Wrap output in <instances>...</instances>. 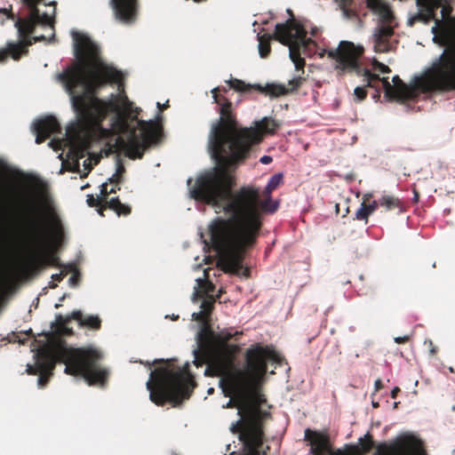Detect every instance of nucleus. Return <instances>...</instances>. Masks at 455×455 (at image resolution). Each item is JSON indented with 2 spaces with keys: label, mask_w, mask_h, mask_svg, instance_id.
<instances>
[{
  "label": "nucleus",
  "mask_w": 455,
  "mask_h": 455,
  "mask_svg": "<svg viewBox=\"0 0 455 455\" xmlns=\"http://www.w3.org/2000/svg\"><path fill=\"white\" fill-rule=\"evenodd\" d=\"M43 0H21V2L29 9V15L27 18H18L15 27L18 32L34 33L36 26L40 23V12L37 8L38 4Z\"/></svg>",
  "instance_id": "2eb2a0df"
},
{
  "label": "nucleus",
  "mask_w": 455,
  "mask_h": 455,
  "mask_svg": "<svg viewBox=\"0 0 455 455\" xmlns=\"http://www.w3.org/2000/svg\"><path fill=\"white\" fill-rule=\"evenodd\" d=\"M27 372L30 375H36V374H39L40 373V370H39V367H38V364L36 362V365H28V368H27Z\"/></svg>",
  "instance_id": "79ce46f5"
},
{
  "label": "nucleus",
  "mask_w": 455,
  "mask_h": 455,
  "mask_svg": "<svg viewBox=\"0 0 455 455\" xmlns=\"http://www.w3.org/2000/svg\"><path fill=\"white\" fill-rule=\"evenodd\" d=\"M275 39L273 36L265 34L258 36L259 40V52L261 58H267L271 52L270 40Z\"/></svg>",
  "instance_id": "393cba45"
},
{
  "label": "nucleus",
  "mask_w": 455,
  "mask_h": 455,
  "mask_svg": "<svg viewBox=\"0 0 455 455\" xmlns=\"http://www.w3.org/2000/svg\"><path fill=\"white\" fill-rule=\"evenodd\" d=\"M363 52L364 49L361 45H355L349 41H341L338 48L323 50L319 55L323 57L326 54L330 59L334 60L336 69L343 72H355L358 76H364L367 86L375 90L373 98L376 100L379 99L381 89L384 90L386 98L401 101L414 100L421 92H455V73L449 71L442 73L435 69L438 59L433 61L424 76L415 79L413 84H406L399 76L393 77V84H391L388 77L380 78L379 75L361 68L360 59Z\"/></svg>",
  "instance_id": "20e7f679"
},
{
  "label": "nucleus",
  "mask_w": 455,
  "mask_h": 455,
  "mask_svg": "<svg viewBox=\"0 0 455 455\" xmlns=\"http://www.w3.org/2000/svg\"><path fill=\"white\" fill-rule=\"evenodd\" d=\"M126 108L129 117L132 121H136L137 126L131 127L127 117L118 115L115 121L116 129L118 132L126 134V137L118 136L116 146L130 159H141L145 152L159 143L164 136L162 116L158 114L156 120L145 121L138 118L141 109L133 108L132 103L128 100Z\"/></svg>",
  "instance_id": "1a4fd4ad"
},
{
  "label": "nucleus",
  "mask_w": 455,
  "mask_h": 455,
  "mask_svg": "<svg viewBox=\"0 0 455 455\" xmlns=\"http://www.w3.org/2000/svg\"><path fill=\"white\" fill-rule=\"evenodd\" d=\"M110 5L117 20L123 22H131L135 20L138 0H110Z\"/></svg>",
  "instance_id": "6ab92c4d"
},
{
  "label": "nucleus",
  "mask_w": 455,
  "mask_h": 455,
  "mask_svg": "<svg viewBox=\"0 0 455 455\" xmlns=\"http://www.w3.org/2000/svg\"><path fill=\"white\" fill-rule=\"evenodd\" d=\"M157 107L160 110H164L169 107L168 101H166V103L164 105H161V103L157 102Z\"/></svg>",
  "instance_id": "864d4df0"
},
{
  "label": "nucleus",
  "mask_w": 455,
  "mask_h": 455,
  "mask_svg": "<svg viewBox=\"0 0 455 455\" xmlns=\"http://www.w3.org/2000/svg\"><path fill=\"white\" fill-rule=\"evenodd\" d=\"M371 215L369 208L366 204H361L360 208L355 213V220L364 221L365 224L368 223V219Z\"/></svg>",
  "instance_id": "bb28decb"
},
{
  "label": "nucleus",
  "mask_w": 455,
  "mask_h": 455,
  "mask_svg": "<svg viewBox=\"0 0 455 455\" xmlns=\"http://www.w3.org/2000/svg\"><path fill=\"white\" fill-rule=\"evenodd\" d=\"M64 334L66 335H71L73 333V331L71 329H69L67 325H65V327H61Z\"/></svg>",
  "instance_id": "3c124183"
},
{
  "label": "nucleus",
  "mask_w": 455,
  "mask_h": 455,
  "mask_svg": "<svg viewBox=\"0 0 455 455\" xmlns=\"http://www.w3.org/2000/svg\"><path fill=\"white\" fill-rule=\"evenodd\" d=\"M361 451L363 453H368L373 448L372 436L370 434L364 435L363 438H360Z\"/></svg>",
  "instance_id": "7c9ffc66"
},
{
  "label": "nucleus",
  "mask_w": 455,
  "mask_h": 455,
  "mask_svg": "<svg viewBox=\"0 0 455 455\" xmlns=\"http://www.w3.org/2000/svg\"><path fill=\"white\" fill-rule=\"evenodd\" d=\"M379 198L378 200H373L371 202H369L366 204L367 207L369 208L371 214L379 208L380 207Z\"/></svg>",
  "instance_id": "ea45409f"
},
{
  "label": "nucleus",
  "mask_w": 455,
  "mask_h": 455,
  "mask_svg": "<svg viewBox=\"0 0 455 455\" xmlns=\"http://www.w3.org/2000/svg\"><path fill=\"white\" fill-rule=\"evenodd\" d=\"M54 143H55V140H52V141L50 142V145H51L52 147H53L55 150H57V149L60 147V141H57V142H56V143H58V147H56V148L53 146V144H54Z\"/></svg>",
  "instance_id": "5fc2aeb1"
},
{
  "label": "nucleus",
  "mask_w": 455,
  "mask_h": 455,
  "mask_svg": "<svg viewBox=\"0 0 455 455\" xmlns=\"http://www.w3.org/2000/svg\"><path fill=\"white\" fill-rule=\"evenodd\" d=\"M275 39L289 46L291 61L301 58V50L304 54H310L311 48L316 46L314 40L307 37L304 27L294 19L275 25Z\"/></svg>",
  "instance_id": "f8f14e48"
},
{
  "label": "nucleus",
  "mask_w": 455,
  "mask_h": 455,
  "mask_svg": "<svg viewBox=\"0 0 455 455\" xmlns=\"http://www.w3.org/2000/svg\"><path fill=\"white\" fill-rule=\"evenodd\" d=\"M373 406L377 407L378 406V403H373Z\"/></svg>",
  "instance_id": "680f3d73"
},
{
  "label": "nucleus",
  "mask_w": 455,
  "mask_h": 455,
  "mask_svg": "<svg viewBox=\"0 0 455 455\" xmlns=\"http://www.w3.org/2000/svg\"><path fill=\"white\" fill-rule=\"evenodd\" d=\"M249 272H250V270L248 268H245L244 271H243V275L245 276H248L249 275Z\"/></svg>",
  "instance_id": "13d9d810"
},
{
  "label": "nucleus",
  "mask_w": 455,
  "mask_h": 455,
  "mask_svg": "<svg viewBox=\"0 0 455 455\" xmlns=\"http://www.w3.org/2000/svg\"><path fill=\"white\" fill-rule=\"evenodd\" d=\"M32 34L19 32L20 40L18 42H8L4 48H0V63L6 62L10 57L14 60H19L23 55L28 53V46L34 43L46 40L43 35L31 36Z\"/></svg>",
  "instance_id": "ddd939ff"
},
{
  "label": "nucleus",
  "mask_w": 455,
  "mask_h": 455,
  "mask_svg": "<svg viewBox=\"0 0 455 455\" xmlns=\"http://www.w3.org/2000/svg\"><path fill=\"white\" fill-rule=\"evenodd\" d=\"M380 207H384L386 211L390 212L397 210L398 212L405 211L403 202L396 196L384 195L379 198Z\"/></svg>",
  "instance_id": "b1692460"
},
{
  "label": "nucleus",
  "mask_w": 455,
  "mask_h": 455,
  "mask_svg": "<svg viewBox=\"0 0 455 455\" xmlns=\"http://www.w3.org/2000/svg\"><path fill=\"white\" fill-rule=\"evenodd\" d=\"M363 81L364 83H366V84L363 85V86H357L354 90V95H355V97L356 98V100L358 101H362V100H363L367 97V91H366V87H368L367 86V82L364 81V78L363 79Z\"/></svg>",
  "instance_id": "2f4dec72"
},
{
  "label": "nucleus",
  "mask_w": 455,
  "mask_h": 455,
  "mask_svg": "<svg viewBox=\"0 0 455 455\" xmlns=\"http://www.w3.org/2000/svg\"><path fill=\"white\" fill-rule=\"evenodd\" d=\"M265 134H260L259 141L250 142L242 158H235L236 149L233 147L212 156L215 166L200 174L190 191L194 199L221 209L229 217L215 219L210 226V234L220 253L222 270L235 275L243 268L246 251L257 242L262 228V213H274L278 208V203L271 197L274 189L267 184L263 191L264 198L259 188L253 186H243L233 191L236 186V169L250 158Z\"/></svg>",
  "instance_id": "f257e3e1"
},
{
  "label": "nucleus",
  "mask_w": 455,
  "mask_h": 455,
  "mask_svg": "<svg viewBox=\"0 0 455 455\" xmlns=\"http://www.w3.org/2000/svg\"><path fill=\"white\" fill-rule=\"evenodd\" d=\"M366 4L369 9L379 14L382 22L390 24L393 21L395 17L392 10L381 0H366Z\"/></svg>",
  "instance_id": "4be33fe9"
},
{
  "label": "nucleus",
  "mask_w": 455,
  "mask_h": 455,
  "mask_svg": "<svg viewBox=\"0 0 455 455\" xmlns=\"http://www.w3.org/2000/svg\"><path fill=\"white\" fill-rule=\"evenodd\" d=\"M246 370L235 365V356H230V363L223 371L212 370L206 374L210 377H224L230 392L236 397L240 419L234 423L230 430L239 435L243 443L239 455H267L269 446L264 449L263 421L268 415L260 409L267 402L260 393V382L267 371V362L278 363V354L267 346L256 344L245 352Z\"/></svg>",
  "instance_id": "f03ea898"
},
{
  "label": "nucleus",
  "mask_w": 455,
  "mask_h": 455,
  "mask_svg": "<svg viewBox=\"0 0 455 455\" xmlns=\"http://www.w3.org/2000/svg\"><path fill=\"white\" fill-rule=\"evenodd\" d=\"M194 320L202 323L200 331L196 334L197 347L194 350V363L200 367L207 364L205 375L212 370L223 371L230 363V356H236L240 347L235 344H229L228 341L242 332L220 331L216 333L210 323V316L202 310L193 313Z\"/></svg>",
  "instance_id": "6e6552de"
},
{
  "label": "nucleus",
  "mask_w": 455,
  "mask_h": 455,
  "mask_svg": "<svg viewBox=\"0 0 455 455\" xmlns=\"http://www.w3.org/2000/svg\"><path fill=\"white\" fill-rule=\"evenodd\" d=\"M394 35V28L390 25H382L376 28L374 38V51L376 52H387L392 50L390 41Z\"/></svg>",
  "instance_id": "412c9836"
},
{
  "label": "nucleus",
  "mask_w": 455,
  "mask_h": 455,
  "mask_svg": "<svg viewBox=\"0 0 455 455\" xmlns=\"http://www.w3.org/2000/svg\"><path fill=\"white\" fill-rule=\"evenodd\" d=\"M400 392V388L395 387V388L392 389L391 391V397L392 398H395L397 396V394Z\"/></svg>",
  "instance_id": "8fccbe9b"
},
{
  "label": "nucleus",
  "mask_w": 455,
  "mask_h": 455,
  "mask_svg": "<svg viewBox=\"0 0 455 455\" xmlns=\"http://www.w3.org/2000/svg\"><path fill=\"white\" fill-rule=\"evenodd\" d=\"M292 62L295 65L296 70L301 71L302 73H304V68L306 65V61H305L304 58L301 57L300 59L293 60Z\"/></svg>",
  "instance_id": "4c0bfd02"
},
{
  "label": "nucleus",
  "mask_w": 455,
  "mask_h": 455,
  "mask_svg": "<svg viewBox=\"0 0 455 455\" xmlns=\"http://www.w3.org/2000/svg\"><path fill=\"white\" fill-rule=\"evenodd\" d=\"M102 354L92 347H69L64 340H57L45 347L36 355L40 372L52 374L57 363H63L64 372L75 377H82L90 386H104L108 372L100 367L99 362Z\"/></svg>",
  "instance_id": "423d86ee"
},
{
  "label": "nucleus",
  "mask_w": 455,
  "mask_h": 455,
  "mask_svg": "<svg viewBox=\"0 0 455 455\" xmlns=\"http://www.w3.org/2000/svg\"><path fill=\"white\" fill-rule=\"evenodd\" d=\"M431 353L434 355V354H435V353H436V350H435V348H432V349H431Z\"/></svg>",
  "instance_id": "052dcab7"
},
{
  "label": "nucleus",
  "mask_w": 455,
  "mask_h": 455,
  "mask_svg": "<svg viewBox=\"0 0 455 455\" xmlns=\"http://www.w3.org/2000/svg\"><path fill=\"white\" fill-rule=\"evenodd\" d=\"M80 280L79 275L77 273L72 275L68 280V283L71 286H76L78 284Z\"/></svg>",
  "instance_id": "c03bdc74"
},
{
  "label": "nucleus",
  "mask_w": 455,
  "mask_h": 455,
  "mask_svg": "<svg viewBox=\"0 0 455 455\" xmlns=\"http://www.w3.org/2000/svg\"><path fill=\"white\" fill-rule=\"evenodd\" d=\"M38 375H39V377H38V386L40 387H44L46 386V384L49 381L50 377L52 374H49V373H46V372H40Z\"/></svg>",
  "instance_id": "e433bc0d"
},
{
  "label": "nucleus",
  "mask_w": 455,
  "mask_h": 455,
  "mask_svg": "<svg viewBox=\"0 0 455 455\" xmlns=\"http://www.w3.org/2000/svg\"><path fill=\"white\" fill-rule=\"evenodd\" d=\"M379 198L378 200H373L371 202H369L366 204L367 207L369 208L371 214L379 208L380 207Z\"/></svg>",
  "instance_id": "58836bf2"
},
{
  "label": "nucleus",
  "mask_w": 455,
  "mask_h": 455,
  "mask_svg": "<svg viewBox=\"0 0 455 455\" xmlns=\"http://www.w3.org/2000/svg\"><path fill=\"white\" fill-rule=\"evenodd\" d=\"M109 192L108 190V184L104 183L100 186V198H102L103 204L97 209L98 213L104 217V211L110 209L114 211L118 216H127L131 213V206L122 204L118 197L108 199Z\"/></svg>",
  "instance_id": "f3484780"
},
{
  "label": "nucleus",
  "mask_w": 455,
  "mask_h": 455,
  "mask_svg": "<svg viewBox=\"0 0 455 455\" xmlns=\"http://www.w3.org/2000/svg\"><path fill=\"white\" fill-rule=\"evenodd\" d=\"M372 66L375 70H378L382 74H388L391 72V69L388 66H387L378 60H374L372 63Z\"/></svg>",
  "instance_id": "f704fd0d"
},
{
  "label": "nucleus",
  "mask_w": 455,
  "mask_h": 455,
  "mask_svg": "<svg viewBox=\"0 0 455 455\" xmlns=\"http://www.w3.org/2000/svg\"><path fill=\"white\" fill-rule=\"evenodd\" d=\"M75 55L77 61L59 75L70 96L79 122L85 126L100 127L110 112H118L115 100L99 99L97 91L106 84L123 83V74L100 59L98 46L85 35L74 31Z\"/></svg>",
  "instance_id": "7ed1b4c3"
},
{
  "label": "nucleus",
  "mask_w": 455,
  "mask_h": 455,
  "mask_svg": "<svg viewBox=\"0 0 455 455\" xmlns=\"http://www.w3.org/2000/svg\"><path fill=\"white\" fill-rule=\"evenodd\" d=\"M228 87L219 86L212 90V98L218 106L220 117L212 124L208 149L211 156L220 154L225 149H236L235 158H242L247 152L250 142L259 141L261 133L274 134L279 124L271 117H263L256 121L254 125L243 127L240 125L232 102L225 96L230 89L240 92H250L255 85L245 84L243 81L233 78L227 82Z\"/></svg>",
  "instance_id": "39448f33"
},
{
  "label": "nucleus",
  "mask_w": 455,
  "mask_h": 455,
  "mask_svg": "<svg viewBox=\"0 0 455 455\" xmlns=\"http://www.w3.org/2000/svg\"><path fill=\"white\" fill-rule=\"evenodd\" d=\"M3 12L8 14V17L13 19V14L9 12L7 9H4Z\"/></svg>",
  "instance_id": "6e6d98bb"
},
{
  "label": "nucleus",
  "mask_w": 455,
  "mask_h": 455,
  "mask_svg": "<svg viewBox=\"0 0 455 455\" xmlns=\"http://www.w3.org/2000/svg\"><path fill=\"white\" fill-rule=\"evenodd\" d=\"M410 340V336L405 335L403 337H396L395 338V342L397 344H404Z\"/></svg>",
  "instance_id": "a18cd8bd"
},
{
  "label": "nucleus",
  "mask_w": 455,
  "mask_h": 455,
  "mask_svg": "<svg viewBox=\"0 0 455 455\" xmlns=\"http://www.w3.org/2000/svg\"><path fill=\"white\" fill-rule=\"evenodd\" d=\"M282 182H283V174L276 173L269 179L267 185H269L274 190H275L282 184Z\"/></svg>",
  "instance_id": "473e14b6"
},
{
  "label": "nucleus",
  "mask_w": 455,
  "mask_h": 455,
  "mask_svg": "<svg viewBox=\"0 0 455 455\" xmlns=\"http://www.w3.org/2000/svg\"><path fill=\"white\" fill-rule=\"evenodd\" d=\"M34 131L36 133V143L41 144L52 134L60 133L61 127L55 117L46 116L38 120L34 124Z\"/></svg>",
  "instance_id": "a211bd4d"
},
{
  "label": "nucleus",
  "mask_w": 455,
  "mask_h": 455,
  "mask_svg": "<svg viewBox=\"0 0 455 455\" xmlns=\"http://www.w3.org/2000/svg\"><path fill=\"white\" fill-rule=\"evenodd\" d=\"M214 285L211 282H207L206 283V288H205V292H212L214 291Z\"/></svg>",
  "instance_id": "09e8293b"
},
{
  "label": "nucleus",
  "mask_w": 455,
  "mask_h": 455,
  "mask_svg": "<svg viewBox=\"0 0 455 455\" xmlns=\"http://www.w3.org/2000/svg\"><path fill=\"white\" fill-rule=\"evenodd\" d=\"M441 15L442 17L436 18L435 12L438 9L434 11V18L431 20L435 21V25L431 28L434 35L433 41L440 46H443L444 50L442 54L437 58L438 64L435 69L442 73H455V17L451 15L452 8L449 4H443L442 2Z\"/></svg>",
  "instance_id": "9b49d317"
},
{
  "label": "nucleus",
  "mask_w": 455,
  "mask_h": 455,
  "mask_svg": "<svg viewBox=\"0 0 455 455\" xmlns=\"http://www.w3.org/2000/svg\"><path fill=\"white\" fill-rule=\"evenodd\" d=\"M32 218L21 215V231L33 255L29 264L33 267L45 266L60 267V259L52 251H46L50 240H60L63 235L61 220L55 208L45 203L42 211L34 205L29 206Z\"/></svg>",
  "instance_id": "0eeeda50"
},
{
  "label": "nucleus",
  "mask_w": 455,
  "mask_h": 455,
  "mask_svg": "<svg viewBox=\"0 0 455 455\" xmlns=\"http://www.w3.org/2000/svg\"><path fill=\"white\" fill-rule=\"evenodd\" d=\"M125 172V168L124 166L123 165V164L121 163V161H118L117 163V168H116V172L115 174H113V176L109 179V181L111 183H115L116 185L120 184L123 182V175L124 173Z\"/></svg>",
  "instance_id": "c756f323"
},
{
  "label": "nucleus",
  "mask_w": 455,
  "mask_h": 455,
  "mask_svg": "<svg viewBox=\"0 0 455 455\" xmlns=\"http://www.w3.org/2000/svg\"><path fill=\"white\" fill-rule=\"evenodd\" d=\"M67 270H61L59 274H54L52 275L53 281L61 282L63 278L67 275Z\"/></svg>",
  "instance_id": "37998d69"
},
{
  "label": "nucleus",
  "mask_w": 455,
  "mask_h": 455,
  "mask_svg": "<svg viewBox=\"0 0 455 455\" xmlns=\"http://www.w3.org/2000/svg\"><path fill=\"white\" fill-rule=\"evenodd\" d=\"M71 320H74L73 317H71V315H67V316H63L61 315H59L56 316V323L60 326V328L65 327V325H68V323Z\"/></svg>",
  "instance_id": "c9c22d12"
},
{
  "label": "nucleus",
  "mask_w": 455,
  "mask_h": 455,
  "mask_svg": "<svg viewBox=\"0 0 455 455\" xmlns=\"http://www.w3.org/2000/svg\"><path fill=\"white\" fill-rule=\"evenodd\" d=\"M220 378H221L220 384H221V387H223L226 396H232L231 399L227 403V407L228 408H233V407L237 408L236 397L230 392L229 386H228V382H226L224 380V377H220Z\"/></svg>",
  "instance_id": "cd10ccee"
},
{
  "label": "nucleus",
  "mask_w": 455,
  "mask_h": 455,
  "mask_svg": "<svg viewBox=\"0 0 455 455\" xmlns=\"http://www.w3.org/2000/svg\"><path fill=\"white\" fill-rule=\"evenodd\" d=\"M304 440L310 445V455H323L330 453L332 450L330 436L327 432H320L307 428L305 430Z\"/></svg>",
  "instance_id": "4468645a"
},
{
  "label": "nucleus",
  "mask_w": 455,
  "mask_h": 455,
  "mask_svg": "<svg viewBox=\"0 0 455 455\" xmlns=\"http://www.w3.org/2000/svg\"><path fill=\"white\" fill-rule=\"evenodd\" d=\"M196 387L194 376L187 363L181 370L169 366L159 367L151 371L147 382L150 400L158 406L171 403L176 407L191 395Z\"/></svg>",
  "instance_id": "9d476101"
},
{
  "label": "nucleus",
  "mask_w": 455,
  "mask_h": 455,
  "mask_svg": "<svg viewBox=\"0 0 455 455\" xmlns=\"http://www.w3.org/2000/svg\"><path fill=\"white\" fill-rule=\"evenodd\" d=\"M373 195L372 193H366L363 196V202L362 204H368L371 202V199L372 198Z\"/></svg>",
  "instance_id": "de8ad7c7"
},
{
  "label": "nucleus",
  "mask_w": 455,
  "mask_h": 455,
  "mask_svg": "<svg viewBox=\"0 0 455 455\" xmlns=\"http://www.w3.org/2000/svg\"><path fill=\"white\" fill-rule=\"evenodd\" d=\"M383 385H382V381L380 379H377L375 381V388L376 390H379L380 388H382Z\"/></svg>",
  "instance_id": "603ef678"
},
{
  "label": "nucleus",
  "mask_w": 455,
  "mask_h": 455,
  "mask_svg": "<svg viewBox=\"0 0 455 455\" xmlns=\"http://www.w3.org/2000/svg\"><path fill=\"white\" fill-rule=\"evenodd\" d=\"M51 22H52V18L48 14H46V13L40 14L39 25L48 26L51 24Z\"/></svg>",
  "instance_id": "a19ab883"
},
{
  "label": "nucleus",
  "mask_w": 455,
  "mask_h": 455,
  "mask_svg": "<svg viewBox=\"0 0 455 455\" xmlns=\"http://www.w3.org/2000/svg\"><path fill=\"white\" fill-rule=\"evenodd\" d=\"M273 161V158L270 156H263L260 157L259 162L263 164H269Z\"/></svg>",
  "instance_id": "49530a36"
},
{
  "label": "nucleus",
  "mask_w": 455,
  "mask_h": 455,
  "mask_svg": "<svg viewBox=\"0 0 455 455\" xmlns=\"http://www.w3.org/2000/svg\"><path fill=\"white\" fill-rule=\"evenodd\" d=\"M71 317L76 320L80 326H86L92 330H100L101 327V320L97 315H90L84 318L80 310H75L71 313Z\"/></svg>",
  "instance_id": "5701e85b"
},
{
  "label": "nucleus",
  "mask_w": 455,
  "mask_h": 455,
  "mask_svg": "<svg viewBox=\"0 0 455 455\" xmlns=\"http://www.w3.org/2000/svg\"><path fill=\"white\" fill-rule=\"evenodd\" d=\"M336 2L346 19H353L357 16L356 12L351 8L354 0H336Z\"/></svg>",
  "instance_id": "a878e982"
},
{
  "label": "nucleus",
  "mask_w": 455,
  "mask_h": 455,
  "mask_svg": "<svg viewBox=\"0 0 455 455\" xmlns=\"http://www.w3.org/2000/svg\"><path fill=\"white\" fill-rule=\"evenodd\" d=\"M394 407H395V408H396V407H397V403H395Z\"/></svg>",
  "instance_id": "e2e57ef3"
},
{
  "label": "nucleus",
  "mask_w": 455,
  "mask_h": 455,
  "mask_svg": "<svg viewBox=\"0 0 455 455\" xmlns=\"http://www.w3.org/2000/svg\"><path fill=\"white\" fill-rule=\"evenodd\" d=\"M215 299L212 295H207L201 303V309L207 315H211L214 308Z\"/></svg>",
  "instance_id": "c85d7f7f"
},
{
  "label": "nucleus",
  "mask_w": 455,
  "mask_h": 455,
  "mask_svg": "<svg viewBox=\"0 0 455 455\" xmlns=\"http://www.w3.org/2000/svg\"><path fill=\"white\" fill-rule=\"evenodd\" d=\"M418 12L408 19V25L412 27L417 22L427 24L434 18V11L442 5V0H416Z\"/></svg>",
  "instance_id": "dca6fc26"
},
{
  "label": "nucleus",
  "mask_w": 455,
  "mask_h": 455,
  "mask_svg": "<svg viewBox=\"0 0 455 455\" xmlns=\"http://www.w3.org/2000/svg\"><path fill=\"white\" fill-rule=\"evenodd\" d=\"M108 192H109V195L110 194H115V193H116V188H112L110 190H108Z\"/></svg>",
  "instance_id": "4d7b16f0"
},
{
  "label": "nucleus",
  "mask_w": 455,
  "mask_h": 455,
  "mask_svg": "<svg viewBox=\"0 0 455 455\" xmlns=\"http://www.w3.org/2000/svg\"><path fill=\"white\" fill-rule=\"evenodd\" d=\"M86 203L90 207H97V209L103 204L102 198L98 196L95 197L93 195L87 196Z\"/></svg>",
  "instance_id": "72a5a7b5"
},
{
  "label": "nucleus",
  "mask_w": 455,
  "mask_h": 455,
  "mask_svg": "<svg viewBox=\"0 0 455 455\" xmlns=\"http://www.w3.org/2000/svg\"><path fill=\"white\" fill-rule=\"evenodd\" d=\"M305 80L306 79L304 77L299 76L289 81V85L291 88H287L282 84H267L266 86L256 84L255 89L259 92H263L274 97H279L297 91L302 85Z\"/></svg>",
  "instance_id": "aec40b11"
},
{
  "label": "nucleus",
  "mask_w": 455,
  "mask_h": 455,
  "mask_svg": "<svg viewBox=\"0 0 455 455\" xmlns=\"http://www.w3.org/2000/svg\"><path fill=\"white\" fill-rule=\"evenodd\" d=\"M414 195H415V197H414L415 201H418V199H419V193L417 191H414Z\"/></svg>",
  "instance_id": "bf43d9fd"
}]
</instances>
